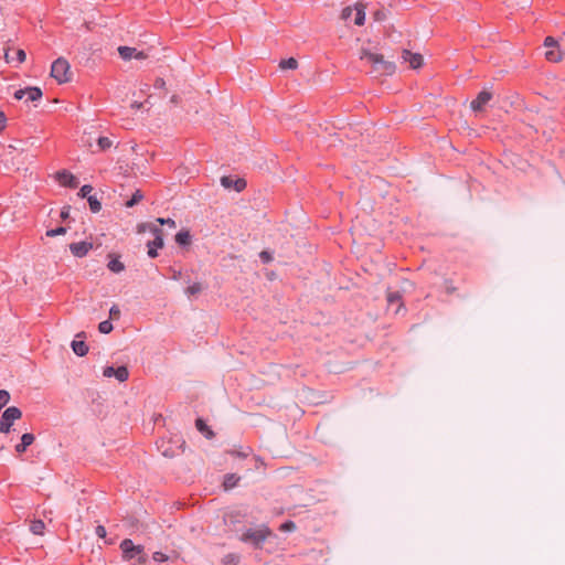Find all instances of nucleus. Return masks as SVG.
<instances>
[{"label":"nucleus","mask_w":565,"mask_h":565,"mask_svg":"<svg viewBox=\"0 0 565 565\" xmlns=\"http://www.w3.org/2000/svg\"><path fill=\"white\" fill-rule=\"evenodd\" d=\"M360 60L365 61L372 67V73L380 76L392 75L395 72V64L386 61L383 55L373 53L366 49L360 51Z\"/></svg>","instance_id":"obj_1"},{"label":"nucleus","mask_w":565,"mask_h":565,"mask_svg":"<svg viewBox=\"0 0 565 565\" xmlns=\"http://www.w3.org/2000/svg\"><path fill=\"white\" fill-rule=\"evenodd\" d=\"M120 550L122 552V558L125 561H131L136 558L138 565H146L148 562V556L145 553V547L142 545H135L130 539H125L124 541H121Z\"/></svg>","instance_id":"obj_2"},{"label":"nucleus","mask_w":565,"mask_h":565,"mask_svg":"<svg viewBox=\"0 0 565 565\" xmlns=\"http://www.w3.org/2000/svg\"><path fill=\"white\" fill-rule=\"evenodd\" d=\"M271 534V531L265 526L260 525L258 527L247 529L241 536V540L245 543H249L255 547H260L265 540Z\"/></svg>","instance_id":"obj_3"},{"label":"nucleus","mask_w":565,"mask_h":565,"mask_svg":"<svg viewBox=\"0 0 565 565\" xmlns=\"http://www.w3.org/2000/svg\"><path fill=\"white\" fill-rule=\"evenodd\" d=\"M51 76L60 84L70 82L72 78L70 63L63 57L54 61L51 67Z\"/></svg>","instance_id":"obj_4"},{"label":"nucleus","mask_w":565,"mask_h":565,"mask_svg":"<svg viewBox=\"0 0 565 565\" xmlns=\"http://www.w3.org/2000/svg\"><path fill=\"white\" fill-rule=\"evenodd\" d=\"M22 412L17 406L8 407L1 415L0 419V433L8 434L11 430L13 423L21 419Z\"/></svg>","instance_id":"obj_5"},{"label":"nucleus","mask_w":565,"mask_h":565,"mask_svg":"<svg viewBox=\"0 0 565 565\" xmlns=\"http://www.w3.org/2000/svg\"><path fill=\"white\" fill-rule=\"evenodd\" d=\"M544 46L547 49L545 57L550 62H559L563 58L561 51L558 50L557 42L552 38L547 36L544 41Z\"/></svg>","instance_id":"obj_6"},{"label":"nucleus","mask_w":565,"mask_h":565,"mask_svg":"<svg viewBox=\"0 0 565 565\" xmlns=\"http://www.w3.org/2000/svg\"><path fill=\"white\" fill-rule=\"evenodd\" d=\"M42 97V90L39 87L32 86L26 87L24 89H18L14 93V98L18 100H21L23 98L26 99V102H36L41 99Z\"/></svg>","instance_id":"obj_7"},{"label":"nucleus","mask_w":565,"mask_h":565,"mask_svg":"<svg viewBox=\"0 0 565 565\" xmlns=\"http://www.w3.org/2000/svg\"><path fill=\"white\" fill-rule=\"evenodd\" d=\"M118 53L120 57L125 61H130L132 58L143 61L148 57V53L145 51H139L136 47L130 46H119Z\"/></svg>","instance_id":"obj_8"},{"label":"nucleus","mask_w":565,"mask_h":565,"mask_svg":"<svg viewBox=\"0 0 565 565\" xmlns=\"http://www.w3.org/2000/svg\"><path fill=\"white\" fill-rule=\"evenodd\" d=\"M152 232L156 237L152 242L148 243V255L149 257L154 258L158 255L157 248H161L163 246V233L159 228H154Z\"/></svg>","instance_id":"obj_9"},{"label":"nucleus","mask_w":565,"mask_h":565,"mask_svg":"<svg viewBox=\"0 0 565 565\" xmlns=\"http://www.w3.org/2000/svg\"><path fill=\"white\" fill-rule=\"evenodd\" d=\"M491 98L492 93L490 90L484 89L480 92L477 98L471 102L470 107L475 111H480L483 109L484 105H487Z\"/></svg>","instance_id":"obj_10"},{"label":"nucleus","mask_w":565,"mask_h":565,"mask_svg":"<svg viewBox=\"0 0 565 565\" xmlns=\"http://www.w3.org/2000/svg\"><path fill=\"white\" fill-rule=\"evenodd\" d=\"M402 60L409 64L413 70L419 68L423 65V56L418 53H412L408 50L402 52Z\"/></svg>","instance_id":"obj_11"},{"label":"nucleus","mask_w":565,"mask_h":565,"mask_svg":"<svg viewBox=\"0 0 565 565\" xmlns=\"http://www.w3.org/2000/svg\"><path fill=\"white\" fill-rule=\"evenodd\" d=\"M93 248V244L89 242L72 243L70 250L75 257H84Z\"/></svg>","instance_id":"obj_12"},{"label":"nucleus","mask_w":565,"mask_h":565,"mask_svg":"<svg viewBox=\"0 0 565 565\" xmlns=\"http://www.w3.org/2000/svg\"><path fill=\"white\" fill-rule=\"evenodd\" d=\"M221 183L224 188H234L237 192H241L246 186V181L244 179L233 180L231 177H222Z\"/></svg>","instance_id":"obj_13"},{"label":"nucleus","mask_w":565,"mask_h":565,"mask_svg":"<svg viewBox=\"0 0 565 565\" xmlns=\"http://www.w3.org/2000/svg\"><path fill=\"white\" fill-rule=\"evenodd\" d=\"M57 180L62 185L76 188L78 185L77 179L67 171H61L56 173Z\"/></svg>","instance_id":"obj_14"},{"label":"nucleus","mask_w":565,"mask_h":565,"mask_svg":"<svg viewBox=\"0 0 565 565\" xmlns=\"http://www.w3.org/2000/svg\"><path fill=\"white\" fill-rule=\"evenodd\" d=\"M4 58L8 63H11L13 62L14 60H17L20 64L23 63L26 58V54L24 52V50L22 49H17L14 51V57L11 55V49H6L4 51Z\"/></svg>","instance_id":"obj_15"},{"label":"nucleus","mask_w":565,"mask_h":565,"mask_svg":"<svg viewBox=\"0 0 565 565\" xmlns=\"http://www.w3.org/2000/svg\"><path fill=\"white\" fill-rule=\"evenodd\" d=\"M34 435L30 433H25L21 436V443L15 446V451L22 454L26 450L29 446L34 443Z\"/></svg>","instance_id":"obj_16"},{"label":"nucleus","mask_w":565,"mask_h":565,"mask_svg":"<svg viewBox=\"0 0 565 565\" xmlns=\"http://www.w3.org/2000/svg\"><path fill=\"white\" fill-rule=\"evenodd\" d=\"M109 263L107 265V267L109 268V270H111L113 273H121L124 269H125V265L124 263L119 259V257L117 256H114V255H109Z\"/></svg>","instance_id":"obj_17"},{"label":"nucleus","mask_w":565,"mask_h":565,"mask_svg":"<svg viewBox=\"0 0 565 565\" xmlns=\"http://www.w3.org/2000/svg\"><path fill=\"white\" fill-rule=\"evenodd\" d=\"M72 349H73L74 353L78 356H84L88 352V347L83 340L75 339L72 342Z\"/></svg>","instance_id":"obj_18"},{"label":"nucleus","mask_w":565,"mask_h":565,"mask_svg":"<svg viewBox=\"0 0 565 565\" xmlns=\"http://www.w3.org/2000/svg\"><path fill=\"white\" fill-rule=\"evenodd\" d=\"M355 18L354 23L356 25H363L365 21V6L363 3H356L354 6Z\"/></svg>","instance_id":"obj_19"},{"label":"nucleus","mask_w":565,"mask_h":565,"mask_svg":"<svg viewBox=\"0 0 565 565\" xmlns=\"http://www.w3.org/2000/svg\"><path fill=\"white\" fill-rule=\"evenodd\" d=\"M195 427L196 429L202 433L207 439L213 438L214 433L212 429L205 424V422L202 418H198L195 420Z\"/></svg>","instance_id":"obj_20"},{"label":"nucleus","mask_w":565,"mask_h":565,"mask_svg":"<svg viewBox=\"0 0 565 565\" xmlns=\"http://www.w3.org/2000/svg\"><path fill=\"white\" fill-rule=\"evenodd\" d=\"M30 531L34 535H44L45 524L42 520H32L30 522Z\"/></svg>","instance_id":"obj_21"},{"label":"nucleus","mask_w":565,"mask_h":565,"mask_svg":"<svg viewBox=\"0 0 565 565\" xmlns=\"http://www.w3.org/2000/svg\"><path fill=\"white\" fill-rule=\"evenodd\" d=\"M175 242L179 244V245H189L190 242H191V235H190V232L188 230H183V231H180L177 235H175Z\"/></svg>","instance_id":"obj_22"},{"label":"nucleus","mask_w":565,"mask_h":565,"mask_svg":"<svg viewBox=\"0 0 565 565\" xmlns=\"http://www.w3.org/2000/svg\"><path fill=\"white\" fill-rule=\"evenodd\" d=\"M279 67L281 70H296L298 67V62L294 57H289L287 60H281L279 63Z\"/></svg>","instance_id":"obj_23"},{"label":"nucleus","mask_w":565,"mask_h":565,"mask_svg":"<svg viewBox=\"0 0 565 565\" xmlns=\"http://www.w3.org/2000/svg\"><path fill=\"white\" fill-rule=\"evenodd\" d=\"M238 480H239V477H237L236 475L225 476L224 483H223L224 488L226 490L234 488L237 484Z\"/></svg>","instance_id":"obj_24"},{"label":"nucleus","mask_w":565,"mask_h":565,"mask_svg":"<svg viewBox=\"0 0 565 565\" xmlns=\"http://www.w3.org/2000/svg\"><path fill=\"white\" fill-rule=\"evenodd\" d=\"M87 201H88V204H89V209H90V211L93 213H97V212L100 211L102 203L99 202V200L95 195L88 196Z\"/></svg>","instance_id":"obj_25"},{"label":"nucleus","mask_w":565,"mask_h":565,"mask_svg":"<svg viewBox=\"0 0 565 565\" xmlns=\"http://www.w3.org/2000/svg\"><path fill=\"white\" fill-rule=\"evenodd\" d=\"M129 376V372L126 366H119L116 369L115 377L119 382H125Z\"/></svg>","instance_id":"obj_26"},{"label":"nucleus","mask_w":565,"mask_h":565,"mask_svg":"<svg viewBox=\"0 0 565 565\" xmlns=\"http://www.w3.org/2000/svg\"><path fill=\"white\" fill-rule=\"evenodd\" d=\"M143 199V195L141 193L140 190H137L132 198L126 202V206L127 207H132L134 205H136L137 203H139L141 200Z\"/></svg>","instance_id":"obj_27"},{"label":"nucleus","mask_w":565,"mask_h":565,"mask_svg":"<svg viewBox=\"0 0 565 565\" xmlns=\"http://www.w3.org/2000/svg\"><path fill=\"white\" fill-rule=\"evenodd\" d=\"M98 330H99V332L107 334V333L111 332L113 324L109 320L102 321L98 326Z\"/></svg>","instance_id":"obj_28"},{"label":"nucleus","mask_w":565,"mask_h":565,"mask_svg":"<svg viewBox=\"0 0 565 565\" xmlns=\"http://www.w3.org/2000/svg\"><path fill=\"white\" fill-rule=\"evenodd\" d=\"M10 402V393L6 390H0V409Z\"/></svg>","instance_id":"obj_29"},{"label":"nucleus","mask_w":565,"mask_h":565,"mask_svg":"<svg viewBox=\"0 0 565 565\" xmlns=\"http://www.w3.org/2000/svg\"><path fill=\"white\" fill-rule=\"evenodd\" d=\"M97 142L102 150H106L111 147V140L107 137H99Z\"/></svg>","instance_id":"obj_30"},{"label":"nucleus","mask_w":565,"mask_h":565,"mask_svg":"<svg viewBox=\"0 0 565 565\" xmlns=\"http://www.w3.org/2000/svg\"><path fill=\"white\" fill-rule=\"evenodd\" d=\"M65 233H66V228L60 226L57 228L46 231V236L55 237L57 235H64Z\"/></svg>","instance_id":"obj_31"},{"label":"nucleus","mask_w":565,"mask_h":565,"mask_svg":"<svg viewBox=\"0 0 565 565\" xmlns=\"http://www.w3.org/2000/svg\"><path fill=\"white\" fill-rule=\"evenodd\" d=\"M152 558L154 562H159V563L169 561V556L162 552H154L152 554Z\"/></svg>","instance_id":"obj_32"},{"label":"nucleus","mask_w":565,"mask_h":565,"mask_svg":"<svg viewBox=\"0 0 565 565\" xmlns=\"http://www.w3.org/2000/svg\"><path fill=\"white\" fill-rule=\"evenodd\" d=\"M92 191H93V186L88 185V184H85V185H83L81 188L78 195L82 196V198H87L88 199V196H92L90 195Z\"/></svg>","instance_id":"obj_33"},{"label":"nucleus","mask_w":565,"mask_h":565,"mask_svg":"<svg viewBox=\"0 0 565 565\" xmlns=\"http://www.w3.org/2000/svg\"><path fill=\"white\" fill-rule=\"evenodd\" d=\"M401 300V296L398 292H388L387 294V301L388 305L392 306L394 303H398Z\"/></svg>","instance_id":"obj_34"},{"label":"nucleus","mask_w":565,"mask_h":565,"mask_svg":"<svg viewBox=\"0 0 565 565\" xmlns=\"http://www.w3.org/2000/svg\"><path fill=\"white\" fill-rule=\"evenodd\" d=\"M157 222L160 223L161 225H168L170 228H175L177 227V223L172 218L159 217V218H157Z\"/></svg>","instance_id":"obj_35"},{"label":"nucleus","mask_w":565,"mask_h":565,"mask_svg":"<svg viewBox=\"0 0 565 565\" xmlns=\"http://www.w3.org/2000/svg\"><path fill=\"white\" fill-rule=\"evenodd\" d=\"M202 290V286L199 282L193 284L192 286H189L186 289V292L189 295H195L199 294Z\"/></svg>","instance_id":"obj_36"},{"label":"nucleus","mask_w":565,"mask_h":565,"mask_svg":"<svg viewBox=\"0 0 565 565\" xmlns=\"http://www.w3.org/2000/svg\"><path fill=\"white\" fill-rule=\"evenodd\" d=\"M353 12H354V8H352V7H347V8H344V9L342 10V12H341V19H342V20H348V19H350V18L352 17Z\"/></svg>","instance_id":"obj_37"},{"label":"nucleus","mask_w":565,"mask_h":565,"mask_svg":"<svg viewBox=\"0 0 565 565\" xmlns=\"http://www.w3.org/2000/svg\"><path fill=\"white\" fill-rule=\"evenodd\" d=\"M296 529V524L291 521L285 522L280 525V530L284 532H291Z\"/></svg>","instance_id":"obj_38"},{"label":"nucleus","mask_w":565,"mask_h":565,"mask_svg":"<svg viewBox=\"0 0 565 565\" xmlns=\"http://www.w3.org/2000/svg\"><path fill=\"white\" fill-rule=\"evenodd\" d=\"M109 317L110 319H118L120 317V310L119 308L114 305L109 310Z\"/></svg>","instance_id":"obj_39"},{"label":"nucleus","mask_w":565,"mask_h":565,"mask_svg":"<svg viewBox=\"0 0 565 565\" xmlns=\"http://www.w3.org/2000/svg\"><path fill=\"white\" fill-rule=\"evenodd\" d=\"M115 373H116V369L113 366L105 367L104 372H103L104 376H106V377L115 376Z\"/></svg>","instance_id":"obj_40"},{"label":"nucleus","mask_w":565,"mask_h":565,"mask_svg":"<svg viewBox=\"0 0 565 565\" xmlns=\"http://www.w3.org/2000/svg\"><path fill=\"white\" fill-rule=\"evenodd\" d=\"M96 535L100 539H105L106 537V529L103 525H98L96 527Z\"/></svg>","instance_id":"obj_41"},{"label":"nucleus","mask_w":565,"mask_h":565,"mask_svg":"<svg viewBox=\"0 0 565 565\" xmlns=\"http://www.w3.org/2000/svg\"><path fill=\"white\" fill-rule=\"evenodd\" d=\"M260 258L263 259L264 263H269L271 260V255L266 252V250H263L260 254H259Z\"/></svg>","instance_id":"obj_42"},{"label":"nucleus","mask_w":565,"mask_h":565,"mask_svg":"<svg viewBox=\"0 0 565 565\" xmlns=\"http://www.w3.org/2000/svg\"><path fill=\"white\" fill-rule=\"evenodd\" d=\"M6 127V116L0 111V131Z\"/></svg>","instance_id":"obj_43"},{"label":"nucleus","mask_w":565,"mask_h":565,"mask_svg":"<svg viewBox=\"0 0 565 565\" xmlns=\"http://www.w3.org/2000/svg\"><path fill=\"white\" fill-rule=\"evenodd\" d=\"M142 107V103L134 102L131 104V108L134 109H140Z\"/></svg>","instance_id":"obj_44"},{"label":"nucleus","mask_w":565,"mask_h":565,"mask_svg":"<svg viewBox=\"0 0 565 565\" xmlns=\"http://www.w3.org/2000/svg\"><path fill=\"white\" fill-rule=\"evenodd\" d=\"M68 216V210L64 209L62 212H61V217L62 218H66Z\"/></svg>","instance_id":"obj_45"},{"label":"nucleus","mask_w":565,"mask_h":565,"mask_svg":"<svg viewBox=\"0 0 565 565\" xmlns=\"http://www.w3.org/2000/svg\"><path fill=\"white\" fill-rule=\"evenodd\" d=\"M383 18V14L381 12L375 13V19L381 20Z\"/></svg>","instance_id":"obj_46"},{"label":"nucleus","mask_w":565,"mask_h":565,"mask_svg":"<svg viewBox=\"0 0 565 565\" xmlns=\"http://www.w3.org/2000/svg\"><path fill=\"white\" fill-rule=\"evenodd\" d=\"M164 84V81H160L159 86H162Z\"/></svg>","instance_id":"obj_47"},{"label":"nucleus","mask_w":565,"mask_h":565,"mask_svg":"<svg viewBox=\"0 0 565 565\" xmlns=\"http://www.w3.org/2000/svg\"><path fill=\"white\" fill-rule=\"evenodd\" d=\"M164 84V81H160L159 86H162Z\"/></svg>","instance_id":"obj_48"},{"label":"nucleus","mask_w":565,"mask_h":565,"mask_svg":"<svg viewBox=\"0 0 565 565\" xmlns=\"http://www.w3.org/2000/svg\"><path fill=\"white\" fill-rule=\"evenodd\" d=\"M228 562H235V558L234 557L228 558Z\"/></svg>","instance_id":"obj_49"},{"label":"nucleus","mask_w":565,"mask_h":565,"mask_svg":"<svg viewBox=\"0 0 565 565\" xmlns=\"http://www.w3.org/2000/svg\"><path fill=\"white\" fill-rule=\"evenodd\" d=\"M228 562H235V558L234 557L228 558Z\"/></svg>","instance_id":"obj_50"}]
</instances>
